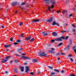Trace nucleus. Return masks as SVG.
I'll return each mask as SVG.
<instances>
[{
  "label": "nucleus",
  "instance_id": "69168bd1",
  "mask_svg": "<svg viewBox=\"0 0 76 76\" xmlns=\"http://www.w3.org/2000/svg\"><path fill=\"white\" fill-rule=\"evenodd\" d=\"M54 10H53V11L54 12Z\"/></svg>",
  "mask_w": 76,
  "mask_h": 76
},
{
  "label": "nucleus",
  "instance_id": "7c9ffc66",
  "mask_svg": "<svg viewBox=\"0 0 76 76\" xmlns=\"http://www.w3.org/2000/svg\"><path fill=\"white\" fill-rule=\"evenodd\" d=\"M10 41H11V42H12V41H13V38L12 37H11L10 39Z\"/></svg>",
  "mask_w": 76,
  "mask_h": 76
},
{
  "label": "nucleus",
  "instance_id": "58836bf2",
  "mask_svg": "<svg viewBox=\"0 0 76 76\" xmlns=\"http://www.w3.org/2000/svg\"><path fill=\"white\" fill-rule=\"evenodd\" d=\"M70 45H67V48H68V49H69V48H70Z\"/></svg>",
  "mask_w": 76,
  "mask_h": 76
},
{
  "label": "nucleus",
  "instance_id": "473e14b6",
  "mask_svg": "<svg viewBox=\"0 0 76 76\" xmlns=\"http://www.w3.org/2000/svg\"><path fill=\"white\" fill-rule=\"evenodd\" d=\"M61 32L62 33H64V32H66V31H61Z\"/></svg>",
  "mask_w": 76,
  "mask_h": 76
},
{
  "label": "nucleus",
  "instance_id": "6e6d98bb",
  "mask_svg": "<svg viewBox=\"0 0 76 76\" xmlns=\"http://www.w3.org/2000/svg\"><path fill=\"white\" fill-rule=\"evenodd\" d=\"M24 65H26L27 64V63H24Z\"/></svg>",
  "mask_w": 76,
  "mask_h": 76
},
{
  "label": "nucleus",
  "instance_id": "4d7b16f0",
  "mask_svg": "<svg viewBox=\"0 0 76 76\" xmlns=\"http://www.w3.org/2000/svg\"><path fill=\"white\" fill-rule=\"evenodd\" d=\"M18 13V11H16L15 12V13Z\"/></svg>",
  "mask_w": 76,
  "mask_h": 76
},
{
  "label": "nucleus",
  "instance_id": "f257e3e1",
  "mask_svg": "<svg viewBox=\"0 0 76 76\" xmlns=\"http://www.w3.org/2000/svg\"><path fill=\"white\" fill-rule=\"evenodd\" d=\"M46 4H50L51 3L52 5H54L56 4V1L53 0H44Z\"/></svg>",
  "mask_w": 76,
  "mask_h": 76
},
{
  "label": "nucleus",
  "instance_id": "680f3d73",
  "mask_svg": "<svg viewBox=\"0 0 76 76\" xmlns=\"http://www.w3.org/2000/svg\"><path fill=\"white\" fill-rule=\"evenodd\" d=\"M38 73H39L40 74V72H38Z\"/></svg>",
  "mask_w": 76,
  "mask_h": 76
},
{
  "label": "nucleus",
  "instance_id": "864d4df0",
  "mask_svg": "<svg viewBox=\"0 0 76 76\" xmlns=\"http://www.w3.org/2000/svg\"><path fill=\"white\" fill-rule=\"evenodd\" d=\"M15 63H18V61H17V60H15Z\"/></svg>",
  "mask_w": 76,
  "mask_h": 76
},
{
  "label": "nucleus",
  "instance_id": "b1692460",
  "mask_svg": "<svg viewBox=\"0 0 76 76\" xmlns=\"http://www.w3.org/2000/svg\"><path fill=\"white\" fill-rule=\"evenodd\" d=\"M48 67L52 70L53 69V66H48Z\"/></svg>",
  "mask_w": 76,
  "mask_h": 76
},
{
  "label": "nucleus",
  "instance_id": "0eeeda50",
  "mask_svg": "<svg viewBox=\"0 0 76 76\" xmlns=\"http://www.w3.org/2000/svg\"><path fill=\"white\" fill-rule=\"evenodd\" d=\"M29 70V67L28 66H26L25 72L26 73H27V72H28Z\"/></svg>",
  "mask_w": 76,
  "mask_h": 76
},
{
  "label": "nucleus",
  "instance_id": "49530a36",
  "mask_svg": "<svg viewBox=\"0 0 76 76\" xmlns=\"http://www.w3.org/2000/svg\"><path fill=\"white\" fill-rule=\"evenodd\" d=\"M21 9H25V8L23 7H21Z\"/></svg>",
  "mask_w": 76,
  "mask_h": 76
},
{
  "label": "nucleus",
  "instance_id": "5fc2aeb1",
  "mask_svg": "<svg viewBox=\"0 0 76 76\" xmlns=\"http://www.w3.org/2000/svg\"><path fill=\"white\" fill-rule=\"evenodd\" d=\"M51 50H54V48H51Z\"/></svg>",
  "mask_w": 76,
  "mask_h": 76
},
{
  "label": "nucleus",
  "instance_id": "f704fd0d",
  "mask_svg": "<svg viewBox=\"0 0 76 76\" xmlns=\"http://www.w3.org/2000/svg\"><path fill=\"white\" fill-rule=\"evenodd\" d=\"M70 76H75V75L74 74H70L69 75Z\"/></svg>",
  "mask_w": 76,
  "mask_h": 76
},
{
  "label": "nucleus",
  "instance_id": "de8ad7c7",
  "mask_svg": "<svg viewBox=\"0 0 76 76\" xmlns=\"http://www.w3.org/2000/svg\"><path fill=\"white\" fill-rule=\"evenodd\" d=\"M1 27L2 28H4V26H1Z\"/></svg>",
  "mask_w": 76,
  "mask_h": 76
},
{
  "label": "nucleus",
  "instance_id": "13d9d810",
  "mask_svg": "<svg viewBox=\"0 0 76 76\" xmlns=\"http://www.w3.org/2000/svg\"><path fill=\"white\" fill-rule=\"evenodd\" d=\"M60 58H58V60H60Z\"/></svg>",
  "mask_w": 76,
  "mask_h": 76
},
{
  "label": "nucleus",
  "instance_id": "bb28decb",
  "mask_svg": "<svg viewBox=\"0 0 76 76\" xmlns=\"http://www.w3.org/2000/svg\"><path fill=\"white\" fill-rule=\"evenodd\" d=\"M23 25V23L22 22L20 23L19 24L20 26H22Z\"/></svg>",
  "mask_w": 76,
  "mask_h": 76
},
{
  "label": "nucleus",
  "instance_id": "4be33fe9",
  "mask_svg": "<svg viewBox=\"0 0 76 76\" xmlns=\"http://www.w3.org/2000/svg\"><path fill=\"white\" fill-rule=\"evenodd\" d=\"M55 74H56V73L54 72H51V73H50V75L51 76H53V75H54Z\"/></svg>",
  "mask_w": 76,
  "mask_h": 76
},
{
  "label": "nucleus",
  "instance_id": "2f4dec72",
  "mask_svg": "<svg viewBox=\"0 0 76 76\" xmlns=\"http://www.w3.org/2000/svg\"><path fill=\"white\" fill-rule=\"evenodd\" d=\"M16 42H20V40H18L16 41Z\"/></svg>",
  "mask_w": 76,
  "mask_h": 76
},
{
  "label": "nucleus",
  "instance_id": "dca6fc26",
  "mask_svg": "<svg viewBox=\"0 0 76 76\" xmlns=\"http://www.w3.org/2000/svg\"><path fill=\"white\" fill-rule=\"evenodd\" d=\"M58 25L59 26V24H58L56 23V21H54L53 23V25Z\"/></svg>",
  "mask_w": 76,
  "mask_h": 76
},
{
  "label": "nucleus",
  "instance_id": "f03ea898",
  "mask_svg": "<svg viewBox=\"0 0 76 76\" xmlns=\"http://www.w3.org/2000/svg\"><path fill=\"white\" fill-rule=\"evenodd\" d=\"M62 39H64V37H61L58 38H57L55 40H51V42L52 43H53V42H54L55 41H62Z\"/></svg>",
  "mask_w": 76,
  "mask_h": 76
},
{
  "label": "nucleus",
  "instance_id": "37998d69",
  "mask_svg": "<svg viewBox=\"0 0 76 76\" xmlns=\"http://www.w3.org/2000/svg\"><path fill=\"white\" fill-rule=\"evenodd\" d=\"M74 51L75 53H76V49H75L74 50Z\"/></svg>",
  "mask_w": 76,
  "mask_h": 76
},
{
  "label": "nucleus",
  "instance_id": "c9c22d12",
  "mask_svg": "<svg viewBox=\"0 0 76 76\" xmlns=\"http://www.w3.org/2000/svg\"><path fill=\"white\" fill-rule=\"evenodd\" d=\"M71 16H73V15L72 14H70L69 15V17H71Z\"/></svg>",
  "mask_w": 76,
  "mask_h": 76
},
{
  "label": "nucleus",
  "instance_id": "3c124183",
  "mask_svg": "<svg viewBox=\"0 0 76 76\" xmlns=\"http://www.w3.org/2000/svg\"><path fill=\"white\" fill-rule=\"evenodd\" d=\"M61 73H64V71L63 70L61 71Z\"/></svg>",
  "mask_w": 76,
  "mask_h": 76
},
{
  "label": "nucleus",
  "instance_id": "0e129e2a",
  "mask_svg": "<svg viewBox=\"0 0 76 76\" xmlns=\"http://www.w3.org/2000/svg\"><path fill=\"white\" fill-rule=\"evenodd\" d=\"M74 35H75V33H74Z\"/></svg>",
  "mask_w": 76,
  "mask_h": 76
},
{
  "label": "nucleus",
  "instance_id": "2eb2a0df",
  "mask_svg": "<svg viewBox=\"0 0 76 76\" xmlns=\"http://www.w3.org/2000/svg\"><path fill=\"white\" fill-rule=\"evenodd\" d=\"M33 61L34 62V63H36V62L38 61V60H37V59H33Z\"/></svg>",
  "mask_w": 76,
  "mask_h": 76
},
{
  "label": "nucleus",
  "instance_id": "f3484780",
  "mask_svg": "<svg viewBox=\"0 0 76 76\" xmlns=\"http://www.w3.org/2000/svg\"><path fill=\"white\" fill-rule=\"evenodd\" d=\"M53 36H57V33L55 32H53Z\"/></svg>",
  "mask_w": 76,
  "mask_h": 76
},
{
  "label": "nucleus",
  "instance_id": "aec40b11",
  "mask_svg": "<svg viewBox=\"0 0 76 76\" xmlns=\"http://www.w3.org/2000/svg\"><path fill=\"white\" fill-rule=\"evenodd\" d=\"M34 40H35V39L33 38H32L31 39V40L30 41V42H33V41H34Z\"/></svg>",
  "mask_w": 76,
  "mask_h": 76
},
{
  "label": "nucleus",
  "instance_id": "79ce46f5",
  "mask_svg": "<svg viewBox=\"0 0 76 76\" xmlns=\"http://www.w3.org/2000/svg\"><path fill=\"white\" fill-rule=\"evenodd\" d=\"M21 55H22V56H25V55H26V54L24 53H23L21 54Z\"/></svg>",
  "mask_w": 76,
  "mask_h": 76
},
{
  "label": "nucleus",
  "instance_id": "8fccbe9b",
  "mask_svg": "<svg viewBox=\"0 0 76 76\" xmlns=\"http://www.w3.org/2000/svg\"><path fill=\"white\" fill-rule=\"evenodd\" d=\"M23 34H22L20 36V37H23Z\"/></svg>",
  "mask_w": 76,
  "mask_h": 76
},
{
  "label": "nucleus",
  "instance_id": "6e6552de",
  "mask_svg": "<svg viewBox=\"0 0 76 76\" xmlns=\"http://www.w3.org/2000/svg\"><path fill=\"white\" fill-rule=\"evenodd\" d=\"M42 34L43 36H47L48 35V33L47 32L45 33V32L43 31L42 32Z\"/></svg>",
  "mask_w": 76,
  "mask_h": 76
},
{
  "label": "nucleus",
  "instance_id": "e2e57ef3",
  "mask_svg": "<svg viewBox=\"0 0 76 76\" xmlns=\"http://www.w3.org/2000/svg\"><path fill=\"white\" fill-rule=\"evenodd\" d=\"M66 26H67V24L66 23Z\"/></svg>",
  "mask_w": 76,
  "mask_h": 76
},
{
  "label": "nucleus",
  "instance_id": "423d86ee",
  "mask_svg": "<svg viewBox=\"0 0 76 76\" xmlns=\"http://www.w3.org/2000/svg\"><path fill=\"white\" fill-rule=\"evenodd\" d=\"M29 58L25 56H23L21 57V59H29Z\"/></svg>",
  "mask_w": 76,
  "mask_h": 76
},
{
  "label": "nucleus",
  "instance_id": "774afa93",
  "mask_svg": "<svg viewBox=\"0 0 76 76\" xmlns=\"http://www.w3.org/2000/svg\"><path fill=\"white\" fill-rule=\"evenodd\" d=\"M16 55V56H18V55Z\"/></svg>",
  "mask_w": 76,
  "mask_h": 76
},
{
  "label": "nucleus",
  "instance_id": "c03bdc74",
  "mask_svg": "<svg viewBox=\"0 0 76 76\" xmlns=\"http://www.w3.org/2000/svg\"><path fill=\"white\" fill-rule=\"evenodd\" d=\"M75 48H76V46H74V47H72V49H75Z\"/></svg>",
  "mask_w": 76,
  "mask_h": 76
},
{
  "label": "nucleus",
  "instance_id": "a878e982",
  "mask_svg": "<svg viewBox=\"0 0 76 76\" xmlns=\"http://www.w3.org/2000/svg\"><path fill=\"white\" fill-rule=\"evenodd\" d=\"M29 75H34V72H31L30 73Z\"/></svg>",
  "mask_w": 76,
  "mask_h": 76
},
{
  "label": "nucleus",
  "instance_id": "9b49d317",
  "mask_svg": "<svg viewBox=\"0 0 76 76\" xmlns=\"http://www.w3.org/2000/svg\"><path fill=\"white\" fill-rule=\"evenodd\" d=\"M31 39V37H28L25 38V40H29V39Z\"/></svg>",
  "mask_w": 76,
  "mask_h": 76
},
{
  "label": "nucleus",
  "instance_id": "052dcab7",
  "mask_svg": "<svg viewBox=\"0 0 76 76\" xmlns=\"http://www.w3.org/2000/svg\"><path fill=\"white\" fill-rule=\"evenodd\" d=\"M9 49H7L6 50V51H9Z\"/></svg>",
  "mask_w": 76,
  "mask_h": 76
},
{
  "label": "nucleus",
  "instance_id": "39448f33",
  "mask_svg": "<svg viewBox=\"0 0 76 76\" xmlns=\"http://www.w3.org/2000/svg\"><path fill=\"white\" fill-rule=\"evenodd\" d=\"M54 6H55L54 5H52V6L51 7H48V9L49 10V11H51V9H53V8H54Z\"/></svg>",
  "mask_w": 76,
  "mask_h": 76
},
{
  "label": "nucleus",
  "instance_id": "4c0bfd02",
  "mask_svg": "<svg viewBox=\"0 0 76 76\" xmlns=\"http://www.w3.org/2000/svg\"><path fill=\"white\" fill-rule=\"evenodd\" d=\"M18 44V43L15 42L13 43V44H14V45H16Z\"/></svg>",
  "mask_w": 76,
  "mask_h": 76
},
{
  "label": "nucleus",
  "instance_id": "09e8293b",
  "mask_svg": "<svg viewBox=\"0 0 76 76\" xmlns=\"http://www.w3.org/2000/svg\"><path fill=\"white\" fill-rule=\"evenodd\" d=\"M76 31V30L75 29H73V30L72 31V32H75Z\"/></svg>",
  "mask_w": 76,
  "mask_h": 76
},
{
  "label": "nucleus",
  "instance_id": "5701e85b",
  "mask_svg": "<svg viewBox=\"0 0 76 76\" xmlns=\"http://www.w3.org/2000/svg\"><path fill=\"white\" fill-rule=\"evenodd\" d=\"M65 12H67V11L66 10H64L62 12V13L63 14H64V13H65Z\"/></svg>",
  "mask_w": 76,
  "mask_h": 76
},
{
  "label": "nucleus",
  "instance_id": "7ed1b4c3",
  "mask_svg": "<svg viewBox=\"0 0 76 76\" xmlns=\"http://www.w3.org/2000/svg\"><path fill=\"white\" fill-rule=\"evenodd\" d=\"M9 58V56H7L5 59H4L3 60L1 61L2 63H5V62H6L8 60Z\"/></svg>",
  "mask_w": 76,
  "mask_h": 76
},
{
  "label": "nucleus",
  "instance_id": "393cba45",
  "mask_svg": "<svg viewBox=\"0 0 76 76\" xmlns=\"http://www.w3.org/2000/svg\"><path fill=\"white\" fill-rule=\"evenodd\" d=\"M70 42V44H72V40H71V39H70L69 40V42Z\"/></svg>",
  "mask_w": 76,
  "mask_h": 76
},
{
  "label": "nucleus",
  "instance_id": "c756f323",
  "mask_svg": "<svg viewBox=\"0 0 76 76\" xmlns=\"http://www.w3.org/2000/svg\"><path fill=\"white\" fill-rule=\"evenodd\" d=\"M68 36H67V37H66L65 38L64 37V39H67L68 38Z\"/></svg>",
  "mask_w": 76,
  "mask_h": 76
},
{
  "label": "nucleus",
  "instance_id": "a211bd4d",
  "mask_svg": "<svg viewBox=\"0 0 76 76\" xmlns=\"http://www.w3.org/2000/svg\"><path fill=\"white\" fill-rule=\"evenodd\" d=\"M39 20H33V21L34 22H39Z\"/></svg>",
  "mask_w": 76,
  "mask_h": 76
},
{
  "label": "nucleus",
  "instance_id": "a18cd8bd",
  "mask_svg": "<svg viewBox=\"0 0 76 76\" xmlns=\"http://www.w3.org/2000/svg\"><path fill=\"white\" fill-rule=\"evenodd\" d=\"M72 26H73V27H74V28H75V26L73 24H72Z\"/></svg>",
  "mask_w": 76,
  "mask_h": 76
},
{
  "label": "nucleus",
  "instance_id": "c85d7f7f",
  "mask_svg": "<svg viewBox=\"0 0 76 76\" xmlns=\"http://www.w3.org/2000/svg\"><path fill=\"white\" fill-rule=\"evenodd\" d=\"M68 56L69 57H70L72 56V55L71 54H69L68 55Z\"/></svg>",
  "mask_w": 76,
  "mask_h": 76
},
{
  "label": "nucleus",
  "instance_id": "cd10ccee",
  "mask_svg": "<svg viewBox=\"0 0 76 76\" xmlns=\"http://www.w3.org/2000/svg\"><path fill=\"white\" fill-rule=\"evenodd\" d=\"M23 50V48H20V49H19V51H21V50Z\"/></svg>",
  "mask_w": 76,
  "mask_h": 76
},
{
  "label": "nucleus",
  "instance_id": "9d476101",
  "mask_svg": "<svg viewBox=\"0 0 76 76\" xmlns=\"http://www.w3.org/2000/svg\"><path fill=\"white\" fill-rule=\"evenodd\" d=\"M20 70L21 72H23L24 71V67L23 66H21L20 67Z\"/></svg>",
  "mask_w": 76,
  "mask_h": 76
},
{
  "label": "nucleus",
  "instance_id": "338daca9",
  "mask_svg": "<svg viewBox=\"0 0 76 76\" xmlns=\"http://www.w3.org/2000/svg\"><path fill=\"white\" fill-rule=\"evenodd\" d=\"M75 64H76V63H75Z\"/></svg>",
  "mask_w": 76,
  "mask_h": 76
},
{
  "label": "nucleus",
  "instance_id": "a19ab883",
  "mask_svg": "<svg viewBox=\"0 0 76 76\" xmlns=\"http://www.w3.org/2000/svg\"><path fill=\"white\" fill-rule=\"evenodd\" d=\"M61 54L62 55H64V54H65V53H61Z\"/></svg>",
  "mask_w": 76,
  "mask_h": 76
},
{
  "label": "nucleus",
  "instance_id": "ea45409f",
  "mask_svg": "<svg viewBox=\"0 0 76 76\" xmlns=\"http://www.w3.org/2000/svg\"><path fill=\"white\" fill-rule=\"evenodd\" d=\"M60 11H59V10H58V11H56V13H60Z\"/></svg>",
  "mask_w": 76,
  "mask_h": 76
},
{
  "label": "nucleus",
  "instance_id": "6ab92c4d",
  "mask_svg": "<svg viewBox=\"0 0 76 76\" xmlns=\"http://www.w3.org/2000/svg\"><path fill=\"white\" fill-rule=\"evenodd\" d=\"M54 70L55 71L57 72V73H59V70L58 69H54Z\"/></svg>",
  "mask_w": 76,
  "mask_h": 76
},
{
  "label": "nucleus",
  "instance_id": "ddd939ff",
  "mask_svg": "<svg viewBox=\"0 0 76 76\" xmlns=\"http://www.w3.org/2000/svg\"><path fill=\"white\" fill-rule=\"evenodd\" d=\"M17 4V2H14L12 3L11 4V5L13 6H14V5H15V4Z\"/></svg>",
  "mask_w": 76,
  "mask_h": 76
},
{
  "label": "nucleus",
  "instance_id": "4468645a",
  "mask_svg": "<svg viewBox=\"0 0 76 76\" xmlns=\"http://www.w3.org/2000/svg\"><path fill=\"white\" fill-rule=\"evenodd\" d=\"M18 70V69H17V68H15L14 69V73H18V72H17V71Z\"/></svg>",
  "mask_w": 76,
  "mask_h": 76
},
{
  "label": "nucleus",
  "instance_id": "20e7f679",
  "mask_svg": "<svg viewBox=\"0 0 76 76\" xmlns=\"http://www.w3.org/2000/svg\"><path fill=\"white\" fill-rule=\"evenodd\" d=\"M39 55L40 56H42L43 57H45L46 56H47V55L45 53H44V52H42V53H41V52H40L39 53Z\"/></svg>",
  "mask_w": 76,
  "mask_h": 76
},
{
  "label": "nucleus",
  "instance_id": "f8f14e48",
  "mask_svg": "<svg viewBox=\"0 0 76 76\" xmlns=\"http://www.w3.org/2000/svg\"><path fill=\"white\" fill-rule=\"evenodd\" d=\"M53 20V18H51L50 19L47 20V22H51Z\"/></svg>",
  "mask_w": 76,
  "mask_h": 76
},
{
  "label": "nucleus",
  "instance_id": "e433bc0d",
  "mask_svg": "<svg viewBox=\"0 0 76 76\" xmlns=\"http://www.w3.org/2000/svg\"><path fill=\"white\" fill-rule=\"evenodd\" d=\"M25 3L24 2H23L21 4V5H25Z\"/></svg>",
  "mask_w": 76,
  "mask_h": 76
},
{
  "label": "nucleus",
  "instance_id": "603ef678",
  "mask_svg": "<svg viewBox=\"0 0 76 76\" xmlns=\"http://www.w3.org/2000/svg\"><path fill=\"white\" fill-rule=\"evenodd\" d=\"M5 74H7V73H8V72L7 71L5 72Z\"/></svg>",
  "mask_w": 76,
  "mask_h": 76
},
{
  "label": "nucleus",
  "instance_id": "1a4fd4ad",
  "mask_svg": "<svg viewBox=\"0 0 76 76\" xmlns=\"http://www.w3.org/2000/svg\"><path fill=\"white\" fill-rule=\"evenodd\" d=\"M4 47L6 48H9V47H11V45H4Z\"/></svg>",
  "mask_w": 76,
  "mask_h": 76
},
{
  "label": "nucleus",
  "instance_id": "bf43d9fd",
  "mask_svg": "<svg viewBox=\"0 0 76 76\" xmlns=\"http://www.w3.org/2000/svg\"><path fill=\"white\" fill-rule=\"evenodd\" d=\"M13 62V61H10V63H12Z\"/></svg>",
  "mask_w": 76,
  "mask_h": 76
},
{
  "label": "nucleus",
  "instance_id": "412c9836",
  "mask_svg": "<svg viewBox=\"0 0 76 76\" xmlns=\"http://www.w3.org/2000/svg\"><path fill=\"white\" fill-rule=\"evenodd\" d=\"M62 45V43H61L59 44H58L57 45V47H59V46H61V45Z\"/></svg>",
  "mask_w": 76,
  "mask_h": 76
},
{
  "label": "nucleus",
  "instance_id": "72a5a7b5",
  "mask_svg": "<svg viewBox=\"0 0 76 76\" xmlns=\"http://www.w3.org/2000/svg\"><path fill=\"white\" fill-rule=\"evenodd\" d=\"M70 60H71V61L72 62H73V59L72 58H70Z\"/></svg>",
  "mask_w": 76,
  "mask_h": 76
}]
</instances>
